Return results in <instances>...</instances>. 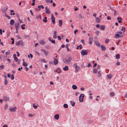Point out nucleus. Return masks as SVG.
<instances>
[{"label":"nucleus","instance_id":"obj_43","mask_svg":"<svg viewBox=\"0 0 127 127\" xmlns=\"http://www.w3.org/2000/svg\"><path fill=\"white\" fill-rule=\"evenodd\" d=\"M33 107L35 109H36L37 108V106L36 105H34V104H33Z\"/></svg>","mask_w":127,"mask_h":127},{"label":"nucleus","instance_id":"obj_27","mask_svg":"<svg viewBox=\"0 0 127 127\" xmlns=\"http://www.w3.org/2000/svg\"><path fill=\"white\" fill-rule=\"evenodd\" d=\"M72 89H73L74 90L76 89L77 88V86L75 85H73L72 86Z\"/></svg>","mask_w":127,"mask_h":127},{"label":"nucleus","instance_id":"obj_64","mask_svg":"<svg viewBox=\"0 0 127 127\" xmlns=\"http://www.w3.org/2000/svg\"><path fill=\"white\" fill-rule=\"evenodd\" d=\"M78 7H76L75 9H74V10L75 11H76L78 10Z\"/></svg>","mask_w":127,"mask_h":127},{"label":"nucleus","instance_id":"obj_33","mask_svg":"<svg viewBox=\"0 0 127 127\" xmlns=\"http://www.w3.org/2000/svg\"><path fill=\"white\" fill-rule=\"evenodd\" d=\"M63 106L65 108H67L68 107V105L66 104H64Z\"/></svg>","mask_w":127,"mask_h":127},{"label":"nucleus","instance_id":"obj_15","mask_svg":"<svg viewBox=\"0 0 127 127\" xmlns=\"http://www.w3.org/2000/svg\"><path fill=\"white\" fill-rule=\"evenodd\" d=\"M14 23L15 21L11 19L10 20V24L11 25H13L14 24Z\"/></svg>","mask_w":127,"mask_h":127},{"label":"nucleus","instance_id":"obj_11","mask_svg":"<svg viewBox=\"0 0 127 127\" xmlns=\"http://www.w3.org/2000/svg\"><path fill=\"white\" fill-rule=\"evenodd\" d=\"M123 35H122L121 36H120L119 34L117 33L116 34H115L114 37L115 38H117L120 37H122L123 36Z\"/></svg>","mask_w":127,"mask_h":127},{"label":"nucleus","instance_id":"obj_60","mask_svg":"<svg viewBox=\"0 0 127 127\" xmlns=\"http://www.w3.org/2000/svg\"><path fill=\"white\" fill-rule=\"evenodd\" d=\"M19 21L20 23H23V22H22V21L21 20H20L19 19Z\"/></svg>","mask_w":127,"mask_h":127},{"label":"nucleus","instance_id":"obj_21","mask_svg":"<svg viewBox=\"0 0 127 127\" xmlns=\"http://www.w3.org/2000/svg\"><path fill=\"white\" fill-rule=\"evenodd\" d=\"M95 43L96 46H100V44L98 41H95Z\"/></svg>","mask_w":127,"mask_h":127},{"label":"nucleus","instance_id":"obj_6","mask_svg":"<svg viewBox=\"0 0 127 127\" xmlns=\"http://www.w3.org/2000/svg\"><path fill=\"white\" fill-rule=\"evenodd\" d=\"M17 107H14L12 108H10L9 109V110L10 112H15L16 110Z\"/></svg>","mask_w":127,"mask_h":127},{"label":"nucleus","instance_id":"obj_34","mask_svg":"<svg viewBox=\"0 0 127 127\" xmlns=\"http://www.w3.org/2000/svg\"><path fill=\"white\" fill-rule=\"evenodd\" d=\"M116 57L117 59H119L120 58V55L119 54H117L116 55Z\"/></svg>","mask_w":127,"mask_h":127},{"label":"nucleus","instance_id":"obj_51","mask_svg":"<svg viewBox=\"0 0 127 127\" xmlns=\"http://www.w3.org/2000/svg\"><path fill=\"white\" fill-rule=\"evenodd\" d=\"M93 38H92L90 37L89 39V41H92Z\"/></svg>","mask_w":127,"mask_h":127},{"label":"nucleus","instance_id":"obj_57","mask_svg":"<svg viewBox=\"0 0 127 127\" xmlns=\"http://www.w3.org/2000/svg\"><path fill=\"white\" fill-rule=\"evenodd\" d=\"M78 30H76L74 31V33L75 34H76V32H77Z\"/></svg>","mask_w":127,"mask_h":127},{"label":"nucleus","instance_id":"obj_32","mask_svg":"<svg viewBox=\"0 0 127 127\" xmlns=\"http://www.w3.org/2000/svg\"><path fill=\"white\" fill-rule=\"evenodd\" d=\"M93 72L94 73H96L98 71V70L96 69L95 68H94L93 69Z\"/></svg>","mask_w":127,"mask_h":127},{"label":"nucleus","instance_id":"obj_3","mask_svg":"<svg viewBox=\"0 0 127 127\" xmlns=\"http://www.w3.org/2000/svg\"><path fill=\"white\" fill-rule=\"evenodd\" d=\"M15 44L17 46L21 45L22 46L23 45V43L22 40L19 41L15 43Z\"/></svg>","mask_w":127,"mask_h":127},{"label":"nucleus","instance_id":"obj_19","mask_svg":"<svg viewBox=\"0 0 127 127\" xmlns=\"http://www.w3.org/2000/svg\"><path fill=\"white\" fill-rule=\"evenodd\" d=\"M39 42L40 44L42 45H44L45 43V42L43 40H41Z\"/></svg>","mask_w":127,"mask_h":127},{"label":"nucleus","instance_id":"obj_26","mask_svg":"<svg viewBox=\"0 0 127 127\" xmlns=\"http://www.w3.org/2000/svg\"><path fill=\"white\" fill-rule=\"evenodd\" d=\"M47 17H45L44 19L43 20V21L44 22H45V23H46L47 22Z\"/></svg>","mask_w":127,"mask_h":127},{"label":"nucleus","instance_id":"obj_59","mask_svg":"<svg viewBox=\"0 0 127 127\" xmlns=\"http://www.w3.org/2000/svg\"><path fill=\"white\" fill-rule=\"evenodd\" d=\"M0 34L1 35L2 34V30L1 29H0Z\"/></svg>","mask_w":127,"mask_h":127},{"label":"nucleus","instance_id":"obj_13","mask_svg":"<svg viewBox=\"0 0 127 127\" xmlns=\"http://www.w3.org/2000/svg\"><path fill=\"white\" fill-rule=\"evenodd\" d=\"M63 62L65 64L68 63H69L68 60L65 59H63Z\"/></svg>","mask_w":127,"mask_h":127},{"label":"nucleus","instance_id":"obj_36","mask_svg":"<svg viewBox=\"0 0 127 127\" xmlns=\"http://www.w3.org/2000/svg\"><path fill=\"white\" fill-rule=\"evenodd\" d=\"M97 73L98 74V77H100L101 76V73L100 72V71L99 70V71H98V72H97Z\"/></svg>","mask_w":127,"mask_h":127},{"label":"nucleus","instance_id":"obj_10","mask_svg":"<svg viewBox=\"0 0 127 127\" xmlns=\"http://www.w3.org/2000/svg\"><path fill=\"white\" fill-rule=\"evenodd\" d=\"M54 64V65H56L58 64V62L57 59L54 58V60L53 61Z\"/></svg>","mask_w":127,"mask_h":127},{"label":"nucleus","instance_id":"obj_20","mask_svg":"<svg viewBox=\"0 0 127 127\" xmlns=\"http://www.w3.org/2000/svg\"><path fill=\"white\" fill-rule=\"evenodd\" d=\"M41 51L44 53V54L45 55H46L47 54V51L44 49H42Z\"/></svg>","mask_w":127,"mask_h":127},{"label":"nucleus","instance_id":"obj_29","mask_svg":"<svg viewBox=\"0 0 127 127\" xmlns=\"http://www.w3.org/2000/svg\"><path fill=\"white\" fill-rule=\"evenodd\" d=\"M105 27L104 26H101L100 27V29L102 30H103L105 29Z\"/></svg>","mask_w":127,"mask_h":127},{"label":"nucleus","instance_id":"obj_49","mask_svg":"<svg viewBox=\"0 0 127 127\" xmlns=\"http://www.w3.org/2000/svg\"><path fill=\"white\" fill-rule=\"evenodd\" d=\"M4 67V66L3 65H1L0 66V68L1 69L3 68Z\"/></svg>","mask_w":127,"mask_h":127},{"label":"nucleus","instance_id":"obj_56","mask_svg":"<svg viewBox=\"0 0 127 127\" xmlns=\"http://www.w3.org/2000/svg\"><path fill=\"white\" fill-rule=\"evenodd\" d=\"M109 41V40L108 39H106L105 40V42L106 43H107Z\"/></svg>","mask_w":127,"mask_h":127},{"label":"nucleus","instance_id":"obj_55","mask_svg":"<svg viewBox=\"0 0 127 127\" xmlns=\"http://www.w3.org/2000/svg\"><path fill=\"white\" fill-rule=\"evenodd\" d=\"M81 42L83 44H84V40L83 39H82L81 40Z\"/></svg>","mask_w":127,"mask_h":127},{"label":"nucleus","instance_id":"obj_12","mask_svg":"<svg viewBox=\"0 0 127 127\" xmlns=\"http://www.w3.org/2000/svg\"><path fill=\"white\" fill-rule=\"evenodd\" d=\"M55 119L56 120H58L59 118V115L58 114H56L54 116Z\"/></svg>","mask_w":127,"mask_h":127},{"label":"nucleus","instance_id":"obj_14","mask_svg":"<svg viewBox=\"0 0 127 127\" xmlns=\"http://www.w3.org/2000/svg\"><path fill=\"white\" fill-rule=\"evenodd\" d=\"M96 20H95V22L97 23H99L100 22V19L99 18H98L97 17L95 18Z\"/></svg>","mask_w":127,"mask_h":127},{"label":"nucleus","instance_id":"obj_2","mask_svg":"<svg viewBox=\"0 0 127 127\" xmlns=\"http://www.w3.org/2000/svg\"><path fill=\"white\" fill-rule=\"evenodd\" d=\"M84 95L83 94H80L79 97V100L80 102L83 101V98L84 97Z\"/></svg>","mask_w":127,"mask_h":127},{"label":"nucleus","instance_id":"obj_41","mask_svg":"<svg viewBox=\"0 0 127 127\" xmlns=\"http://www.w3.org/2000/svg\"><path fill=\"white\" fill-rule=\"evenodd\" d=\"M72 59V57H69L68 59V60L69 62L71 61V60Z\"/></svg>","mask_w":127,"mask_h":127},{"label":"nucleus","instance_id":"obj_63","mask_svg":"<svg viewBox=\"0 0 127 127\" xmlns=\"http://www.w3.org/2000/svg\"><path fill=\"white\" fill-rule=\"evenodd\" d=\"M21 27L22 29L23 30L25 28V27H23V26H21Z\"/></svg>","mask_w":127,"mask_h":127},{"label":"nucleus","instance_id":"obj_62","mask_svg":"<svg viewBox=\"0 0 127 127\" xmlns=\"http://www.w3.org/2000/svg\"><path fill=\"white\" fill-rule=\"evenodd\" d=\"M92 42H93V41H89V44L90 45L91 44H92Z\"/></svg>","mask_w":127,"mask_h":127},{"label":"nucleus","instance_id":"obj_42","mask_svg":"<svg viewBox=\"0 0 127 127\" xmlns=\"http://www.w3.org/2000/svg\"><path fill=\"white\" fill-rule=\"evenodd\" d=\"M118 34H119V35L120 36H121L122 35V32H121V31H120L119 32H118Z\"/></svg>","mask_w":127,"mask_h":127},{"label":"nucleus","instance_id":"obj_17","mask_svg":"<svg viewBox=\"0 0 127 127\" xmlns=\"http://www.w3.org/2000/svg\"><path fill=\"white\" fill-rule=\"evenodd\" d=\"M49 41H50L53 44H55V41L54 40H53L52 39H51L50 38V37L49 38Z\"/></svg>","mask_w":127,"mask_h":127},{"label":"nucleus","instance_id":"obj_4","mask_svg":"<svg viewBox=\"0 0 127 127\" xmlns=\"http://www.w3.org/2000/svg\"><path fill=\"white\" fill-rule=\"evenodd\" d=\"M87 51V50H85V51L82 50L81 51V53L82 55H86L88 53Z\"/></svg>","mask_w":127,"mask_h":127},{"label":"nucleus","instance_id":"obj_25","mask_svg":"<svg viewBox=\"0 0 127 127\" xmlns=\"http://www.w3.org/2000/svg\"><path fill=\"white\" fill-rule=\"evenodd\" d=\"M117 20H118V22L119 23H121L122 22L121 20H122V18L121 17H118L117 18Z\"/></svg>","mask_w":127,"mask_h":127},{"label":"nucleus","instance_id":"obj_54","mask_svg":"<svg viewBox=\"0 0 127 127\" xmlns=\"http://www.w3.org/2000/svg\"><path fill=\"white\" fill-rule=\"evenodd\" d=\"M111 18L110 17V16H108L107 18V19L108 20H110L111 19Z\"/></svg>","mask_w":127,"mask_h":127},{"label":"nucleus","instance_id":"obj_52","mask_svg":"<svg viewBox=\"0 0 127 127\" xmlns=\"http://www.w3.org/2000/svg\"><path fill=\"white\" fill-rule=\"evenodd\" d=\"M38 7L39 8V9H37V10H40V9H41V6H40V5H39L38 6Z\"/></svg>","mask_w":127,"mask_h":127},{"label":"nucleus","instance_id":"obj_38","mask_svg":"<svg viewBox=\"0 0 127 127\" xmlns=\"http://www.w3.org/2000/svg\"><path fill=\"white\" fill-rule=\"evenodd\" d=\"M110 96L111 97H112L114 95V93L113 92L111 93L110 94Z\"/></svg>","mask_w":127,"mask_h":127},{"label":"nucleus","instance_id":"obj_16","mask_svg":"<svg viewBox=\"0 0 127 127\" xmlns=\"http://www.w3.org/2000/svg\"><path fill=\"white\" fill-rule=\"evenodd\" d=\"M8 9L7 8H4L2 9V12L6 14V12Z\"/></svg>","mask_w":127,"mask_h":127},{"label":"nucleus","instance_id":"obj_24","mask_svg":"<svg viewBox=\"0 0 127 127\" xmlns=\"http://www.w3.org/2000/svg\"><path fill=\"white\" fill-rule=\"evenodd\" d=\"M59 25L60 27H61L62 24V20H60L59 21Z\"/></svg>","mask_w":127,"mask_h":127},{"label":"nucleus","instance_id":"obj_8","mask_svg":"<svg viewBox=\"0 0 127 127\" xmlns=\"http://www.w3.org/2000/svg\"><path fill=\"white\" fill-rule=\"evenodd\" d=\"M3 100L6 101H8L9 100V97H7L6 96H4L3 97Z\"/></svg>","mask_w":127,"mask_h":127},{"label":"nucleus","instance_id":"obj_44","mask_svg":"<svg viewBox=\"0 0 127 127\" xmlns=\"http://www.w3.org/2000/svg\"><path fill=\"white\" fill-rule=\"evenodd\" d=\"M55 72H57L58 73H60L61 72V71H58V69H57L56 70H54Z\"/></svg>","mask_w":127,"mask_h":127},{"label":"nucleus","instance_id":"obj_18","mask_svg":"<svg viewBox=\"0 0 127 127\" xmlns=\"http://www.w3.org/2000/svg\"><path fill=\"white\" fill-rule=\"evenodd\" d=\"M101 47L102 51H104L106 50V47L102 45L101 46Z\"/></svg>","mask_w":127,"mask_h":127},{"label":"nucleus","instance_id":"obj_1","mask_svg":"<svg viewBox=\"0 0 127 127\" xmlns=\"http://www.w3.org/2000/svg\"><path fill=\"white\" fill-rule=\"evenodd\" d=\"M14 26L15 27L16 30H18L20 28V24L18 22L17 23H16L14 25Z\"/></svg>","mask_w":127,"mask_h":127},{"label":"nucleus","instance_id":"obj_47","mask_svg":"<svg viewBox=\"0 0 127 127\" xmlns=\"http://www.w3.org/2000/svg\"><path fill=\"white\" fill-rule=\"evenodd\" d=\"M45 8L46 9L45 12L47 14H48V8L47 7H46Z\"/></svg>","mask_w":127,"mask_h":127},{"label":"nucleus","instance_id":"obj_45","mask_svg":"<svg viewBox=\"0 0 127 127\" xmlns=\"http://www.w3.org/2000/svg\"><path fill=\"white\" fill-rule=\"evenodd\" d=\"M11 78L12 80H13L14 79V76L13 74H12L11 76Z\"/></svg>","mask_w":127,"mask_h":127},{"label":"nucleus","instance_id":"obj_7","mask_svg":"<svg viewBox=\"0 0 127 127\" xmlns=\"http://www.w3.org/2000/svg\"><path fill=\"white\" fill-rule=\"evenodd\" d=\"M51 20L52 22L53 23V24H55V17H54L53 14H52V16L51 17Z\"/></svg>","mask_w":127,"mask_h":127},{"label":"nucleus","instance_id":"obj_30","mask_svg":"<svg viewBox=\"0 0 127 127\" xmlns=\"http://www.w3.org/2000/svg\"><path fill=\"white\" fill-rule=\"evenodd\" d=\"M66 48H67V51H70V49L68 48V45L67 44H66L65 46Z\"/></svg>","mask_w":127,"mask_h":127},{"label":"nucleus","instance_id":"obj_40","mask_svg":"<svg viewBox=\"0 0 127 127\" xmlns=\"http://www.w3.org/2000/svg\"><path fill=\"white\" fill-rule=\"evenodd\" d=\"M14 59L16 62H17L18 61V59L17 57H15V58H14Z\"/></svg>","mask_w":127,"mask_h":127},{"label":"nucleus","instance_id":"obj_22","mask_svg":"<svg viewBox=\"0 0 127 127\" xmlns=\"http://www.w3.org/2000/svg\"><path fill=\"white\" fill-rule=\"evenodd\" d=\"M64 70V71H67L68 69V66H65L63 68Z\"/></svg>","mask_w":127,"mask_h":127},{"label":"nucleus","instance_id":"obj_5","mask_svg":"<svg viewBox=\"0 0 127 127\" xmlns=\"http://www.w3.org/2000/svg\"><path fill=\"white\" fill-rule=\"evenodd\" d=\"M77 63L74 64L73 66L76 68V70H77V72L79 70L80 67L78 66H77Z\"/></svg>","mask_w":127,"mask_h":127},{"label":"nucleus","instance_id":"obj_39","mask_svg":"<svg viewBox=\"0 0 127 127\" xmlns=\"http://www.w3.org/2000/svg\"><path fill=\"white\" fill-rule=\"evenodd\" d=\"M100 32L99 31H97L96 32H95V33L96 35H98L99 33Z\"/></svg>","mask_w":127,"mask_h":127},{"label":"nucleus","instance_id":"obj_50","mask_svg":"<svg viewBox=\"0 0 127 127\" xmlns=\"http://www.w3.org/2000/svg\"><path fill=\"white\" fill-rule=\"evenodd\" d=\"M23 69V68L22 67H19L18 68V70L19 71H20L21 70V69Z\"/></svg>","mask_w":127,"mask_h":127},{"label":"nucleus","instance_id":"obj_28","mask_svg":"<svg viewBox=\"0 0 127 127\" xmlns=\"http://www.w3.org/2000/svg\"><path fill=\"white\" fill-rule=\"evenodd\" d=\"M107 78L111 79L112 77V75L110 74H108L107 75Z\"/></svg>","mask_w":127,"mask_h":127},{"label":"nucleus","instance_id":"obj_58","mask_svg":"<svg viewBox=\"0 0 127 127\" xmlns=\"http://www.w3.org/2000/svg\"><path fill=\"white\" fill-rule=\"evenodd\" d=\"M79 94V93L78 92H76L75 93V95L76 96H77Z\"/></svg>","mask_w":127,"mask_h":127},{"label":"nucleus","instance_id":"obj_46","mask_svg":"<svg viewBox=\"0 0 127 127\" xmlns=\"http://www.w3.org/2000/svg\"><path fill=\"white\" fill-rule=\"evenodd\" d=\"M97 68L98 69H100V66L98 64L97 66Z\"/></svg>","mask_w":127,"mask_h":127},{"label":"nucleus","instance_id":"obj_9","mask_svg":"<svg viewBox=\"0 0 127 127\" xmlns=\"http://www.w3.org/2000/svg\"><path fill=\"white\" fill-rule=\"evenodd\" d=\"M57 32L56 31H55L53 33L54 35H53V38L54 39H56L57 38Z\"/></svg>","mask_w":127,"mask_h":127},{"label":"nucleus","instance_id":"obj_23","mask_svg":"<svg viewBox=\"0 0 127 127\" xmlns=\"http://www.w3.org/2000/svg\"><path fill=\"white\" fill-rule=\"evenodd\" d=\"M23 65L24 66H27L28 65V64L24 62V59L23 60Z\"/></svg>","mask_w":127,"mask_h":127},{"label":"nucleus","instance_id":"obj_37","mask_svg":"<svg viewBox=\"0 0 127 127\" xmlns=\"http://www.w3.org/2000/svg\"><path fill=\"white\" fill-rule=\"evenodd\" d=\"M8 83L6 79L5 78V79L4 84L5 85H6Z\"/></svg>","mask_w":127,"mask_h":127},{"label":"nucleus","instance_id":"obj_61","mask_svg":"<svg viewBox=\"0 0 127 127\" xmlns=\"http://www.w3.org/2000/svg\"><path fill=\"white\" fill-rule=\"evenodd\" d=\"M30 12H31V14L33 16V13H32V11L31 10H30Z\"/></svg>","mask_w":127,"mask_h":127},{"label":"nucleus","instance_id":"obj_35","mask_svg":"<svg viewBox=\"0 0 127 127\" xmlns=\"http://www.w3.org/2000/svg\"><path fill=\"white\" fill-rule=\"evenodd\" d=\"M121 30L123 32H124L125 31V28L122 27Z\"/></svg>","mask_w":127,"mask_h":127},{"label":"nucleus","instance_id":"obj_31","mask_svg":"<svg viewBox=\"0 0 127 127\" xmlns=\"http://www.w3.org/2000/svg\"><path fill=\"white\" fill-rule=\"evenodd\" d=\"M71 103L72 106H74L75 104V102L73 101H71Z\"/></svg>","mask_w":127,"mask_h":127},{"label":"nucleus","instance_id":"obj_53","mask_svg":"<svg viewBox=\"0 0 127 127\" xmlns=\"http://www.w3.org/2000/svg\"><path fill=\"white\" fill-rule=\"evenodd\" d=\"M8 107V106L7 105H6L5 106L4 108L5 109H7Z\"/></svg>","mask_w":127,"mask_h":127},{"label":"nucleus","instance_id":"obj_48","mask_svg":"<svg viewBox=\"0 0 127 127\" xmlns=\"http://www.w3.org/2000/svg\"><path fill=\"white\" fill-rule=\"evenodd\" d=\"M116 65H120V63L119 62H118L116 63Z\"/></svg>","mask_w":127,"mask_h":127}]
</instances>
